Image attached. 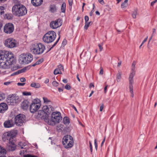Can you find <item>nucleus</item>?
Wrapping results in <instances>:
<instances>
[{
	"instance_id": "obj_1",
	"label": "nucleus",
	"mask_w": 157,
	"mask_h": 157,
	"mask_svg": "<svg viewBox=\"0 0 157 157\" xmlns=\"http://www.w3.org/2000/svg\"><path fill=\"white\" fill-rule=\"evenodd\" d=\"M54 110L53 108L50 105L44 106L42 110H40L36 115V118L43 119L47 122L48 117V115Z\"/></svg>"
},
{
	"instance_id": "obj_2",
	"label": "nucleus",
	"mask_w": 157,
	"mask_h": 157,
	"mask_svg": "<svg viewBox=\"0 0 157 157\" xmlns=\"http://www.w3.org/2000/svg\"><path fill=\"white\" fill-rule=\"evenodd\" d=\"M27 10L25 7L19 2L15 3L12 8V12L14 15L18 17L25 15Z\"/></svg>"
},
{
	"instance_id": "obj_3",
	"label": "nucleus",
	"mask_w": 157,
	"mask_h": 157,
	"mask_svg": "<svg viewBox=\"0 0 157 157\" xmlns=\"http://www.w3.org/2000/svg\"><path fill=\"white\" fill-rule=\"evenodd\" d=\"M136 63L137 62L135 60H133V61L131 66V72L129 75L128 78L129 81V86L130 92L131 94V96L132 98L134 97L133 86V84L134 82L133 78L135 74L136 65Z\"/></svg>"
},
{
	"instance_id": "obj_4",
	"label": "nucleus",
	"mask_w": 157,
	"mask_h": 157,
	"mask_svg": "<svg viewBox=\"0 0 157 157\" xmlns=\"http://www.w3.org/2000/svg\"><path fill=\"white\" fill-rule=\"evenodd\" d=\"M62 119V117L59 112H53L52 113L51 119H49L48 118L47 122L48 124L53 126L56 124L59 123Z\"/></svg>"
},
{
	"instance_id": "obj_5",
	"label": "nucleus",
	"mask_w": 157,
	"mask_h": 157,
	"mask_svg": "<svg viewBox=\"0 0 157 157\" xmlns=\"http://www.w3.org/2000/svg\"><path fill=\"white\" fill-rule=\"evenodd\" d=\"M2 56H0V60H5L10 65L13 64L14 62V58L13 54L8 51H3Z\"/></svg>"
},
{
	"instance_id": "obj_6",
	"label": "nucleus",
	"mask_w": 157,
	"mask_h": 157,
	"mask_svg": "<svg viewBox=\"0 0 157 157\" xmlns=\"http://www.w3.org/2000/svg\"><path fill=\"white\" fill-rule=\"evenodd\" d=\"M45 49V47L44 45L40 43L32 44L30 48L32 52L35 55L42 54Z\"/></svg>"
},
{
	"instance_id": "obj_7",
	"label": "nucleus",
	"mask_w": 157,
	"mask_h": 157,
	"mask_svg": "<svg viewBox=\"0 0 157 157\" xmlns=\"http://www.w3.org/2000/svg\"><path fill=\"white\" fill-rule=\"evenodd\" d=\"M56 37V33L53 31L48 32L43 36V40L44 42L47 44L52 42Z\"/></svg>"
},
{
	"instance_id": "obj_8",
	"label": "nucleus",
	"mask_w": 157,
	"mask_h": 157,
	"mask_svg": "<svg viewBox=\"0 0 157 157\" xmlns=\"http://www.w3.org/2000/svg\"><path fill=\"white\" fill-rule=\"evenodd\" d=\"M33 59V56L30 53L22 54L19 56V62L22 64H28L32 61Z\"/></svg>"
},
{
	"instance_id": "obj_9",
	"label": "nucleus",
	"mask_w": 157,
	"mask_h": 157,
	"mask_svg": "<svg viewBox=\"0 0 157 157\" xmlns=\"http://www.w3.org/2000/svg\"><path fill=\"white\" fill-rule=\"evenodd\" d=\"M62 143L65 148H69L71 147L73 144L72 137L69 135L64 136L63 138Z\"/></svg>"
},
{
	"instance_id": "obj_10",
	"label": "nucleus",
	"mask_w": 157,
	"mask_h": 157,
	"mask_svg": "<svg viewBox=\"0 0 157 157\" xmlns=\"http://www.w3.org/2000/svg\"><path fill=\"white\" fill-rule=\"evenodd\" d=\"M41 103L40 100L38 99H34L32 102L30 107V112L34 113L36 112L40 107Z\"/></svg>"
},
{
	"instance_id": "obj_11",
	"label": "nucleus",
	"mask_w": 157,
	"mask_h": 157,
	"mask_svg": "<svg viewBox=\"0 0 157 157\" xmlns=\"http://www.w3.org/2000/svg\"><path fill=\"white\" fill-rule=\"evenodd\" d=\"M7 102L9 105H14L19 102L20 98L18 96L14 94L10 95L8 96Z\"/></svg>"
},
{
	"instance_id": "obj_12",
	"label": "nucleus",
	"mask_w": 157,
	"mask_h": 157,
	"mask_svg": "<svg viewBox=\"0 0 157 157\" xmlns=\"http://www.w3.org/2000/svg\"><path fill=\"white\" fill-rule=\"evenodd\" d=\"M5 134L6 138L7 140H9L8 144H15V138L17 133L14 132H6Z\"/></svg>"
},
{
	"instance_id": "obj_13",
	"label": "nucleus",
	"mask_w": 157,
	"mask_h": 157,
	"mask_svg": "<svg viewBox=\"0 0 157 157\" xmlns=\"http://www.w3.org/2000/svg\"><path fill=\"white\" fill-rule=\"evenodd\" d=\"M4 44L5 46L7 47L13 48L16 47L17 42L13 38H9L5 41Z\"/></svg>"
},
{
	"instance_id": "obj_14",
	"label": "nucleus",
	"mask_w": 157,
	"mask_h": 157,
	"mask_svg": "<svg viewBox=\"0 0 157 157\" xmlns=\"http://www.w3.org/2000/svg\"><path fill=\"white\" fill-rule=\"evenodd\" d=\"M25 120V116L23 114L17 115L15 118V122L17 125L21 126Z\"/></svg>"
},
{
	"instance_id": "obj_15",
	"label": "nucleus",
	"mask_w": 157,
	"mask_h": 157,
	"mask_svg": "<svg viewBox=\"0 0 157 157\" xmlns=\"http://www.w3.org/2000/svg\"><path fill=\"white\" fill-rule=\"evenodd\" d=\"M14 30L13 25L11 23L6 24L4 27V32L7 34L12 33Z\"/></svg>"
},
{
	"instance_id": "obj_16",
	"label": "nucleus",
	"mask_w": 157,
	"mask_h": 157,
	"mask_svg": "<svg viewBox=\"0 0 157 157\" xmlns=\"http://www.w3.org/2000/svg\"><path fill=\"white\" fill-rule=\"evenodd\" d=\"M51 28L53 29H56L59 27L60 25L59 23V20L53 21L51 22L50 24Z\"/></svg>"
},
{
	"instance_id": "obj_17",
	"label": "nucleus",
	"mask_w": 157,
	"mask_h": 157,
	"mask_svg": "<svg viewBox=\"0 0 157 157\" xmlns=\"http://www.w3.org/2000/svg\"><path fill=\"white\" fill-rule=\"evenodd\" d=\"M29 105V101L27 100H25L21 103V108L24 110H26L28 108Z\"/></svg>"
},
{
	"instance_id": "obj_18",
	"label": "nucleus",
	"mask_w": 157,
	"mask_h": 157,
	"mask_svg": "<svg viewBox=\"0 0 157 157\" xmlns=\"http://www.w3.org/2000/svg\"><path fill=\"white\" fill-rule=\"evenodd\" d=\"M14 124L13 121L12 120H8L6 121L4 124V127L7 128L11 127L13 126Z\"/></svg>"
},
{
	"instance_id": "obj_19",
	"label": "nucleus",
	"mask_w": 157,
	"mask_h": 157,
	"mask_svg": "<svg viewBox=\"0 0 157 157\" xmlns=\"http://www.w3.org/2000/svg\"><path fill=\"white\" fill-rule=\"evenodd\" d=\"M8 109V106L5 103L0 104V113H3Z\"/></svg>"
},
{
	"instance_id": "obj_20",
	"label": "nucleus",
	"mask_w": 157,
	"mask_h": 157,
	"mask_svg": "<svg viewBox=\"0 0 157 157\" xmlns=\"http://www.w3.org/2000/svg\"><path fill=\"white\" fill-rule=\"evenodd\" d=\"M6 149L9 151H13L16 149V145L15 144H8L6 147Z\"/></svg>"
},
{
	"instance_id": "obj_21",
	"label": "nucleus",
	"mask_w": 157,
	"mask_h": 157,
	"mask_svg": "<svg viewBox=\"0 0 157 157\" xmlns=\"http://www.w3.org/2000/svg\"><path fill=\"white\" fill-rule=\"evenodd\" d=\"M43 2V0H31L32 3L35 6H40Z\"/></svg>"
},
{
	"instance_id": "obj_22",
	"label": "nucleus",
	"mask_w": 157,
	"mask_h": 157,
	"mask_svg": "<svg viewBox=\"0 0 157 157\" xmlns=\"http://www.w3.org/2000/svg\"><path fill=\"white\" fill-rule=\"evenodd\" d=\"M138 10L137 8H136L133 10L132 12V16L133 19H135L136 17V16L138 14Z\"/></svg>"
},
{
	"instance_id": "obj_23",
	"label": "nucleus",
	"mask_w": 157,
	"mask_h": 157,
	"mask_svg": "<svg viewBox=\"0 0 157 157\" xmlns=\"http://www.w3.org/2000/svg\"><path fill=\"white\" fill-rule=\"evenodd\" d=\"M128 6V0H125L122 3L121 5V8L122 9H125Z\"/></svg>"
},
{
	"instance_id": "obj_24",
	"label": "nucleus",
	"mask_w": 157,
	"mask_h": 157,
	"mask_svg": "<svg viewBox=\"0 0 157 157\" xmlns=\"http://www.w3.org/2000/svg\"><path fill=\"white\" fill-rule=\"evenodd\" d=\"M63 123L66 125H68L70 123L69 118L67 117H65L63 120Z\"/></svg>"
},
{
	"instance_id": "obj_25",
	"label": "nucleus",
	"mask_w": 157,
	"mask_h": 157,
	"mask_svg": "<svg viewBox=\"0 0 157 157\" xmlns=\"http://www.w3.org/2000/svg\"><path fill=\"white\" fill-rule=\"evenodd\" d=\"M30 86L35 88H37L40 87V85L39 83L33 82L31 84Z\"/></svg>"
},
{
	"instance_id": "obj_26",
	"label": "nucleus",
	"mask_w": 157,
	"mask_h": 157,
	"mask_svg": "<svg viewBox=\"0 0 157 157\" xmlns=\"http://www.w3.org/2000/svg\"><path fill=\"white\" fill-rule=\"evenodd\" d=\"M50 11L52 13L56 11V6L54 5H51L50 6Z\"/></svg>"
},
{
	"instance_id": "obj_27",
	"label": "nucleus",
	"mask_w": 157,
	"mask_h": 157,
	"mask_svg": "<svg viewBox=\"0 0 157 157\" xmlns=\"http://www.w3.org/2000/svg\"><path fill=\"white\" fill-rule=\"evenodd\" d=\"M8 65L5 62H2L0 63V67L4 69L6 68L7 67Z\"/></svg>"
},
{
	"instance_id": "obj_28",
	"label": "nucleus",
	"mask_w": 157,
	"mask_h": 157,
	"mask_svg": "<svg viewBox=\"0 0 157 157\" xmlns=\"http://www.w3.org/2000/svg\"><path fill=\"white\" fill-rule=\"evenodd\" d=\"M121 76V73L118 71L117 75V81L118 82H120Z\"/></svg>"
},
{
	"instance_id": "obj_29",
	"label": "nucleus",
	"mask_w": 157,
	"mask_h": 157,
	"mask_svg": "<svg viewBox=\"0 0 157 157\" xmlns=\"http://www.w3.org/2000/svg\"><path fill=\"white\" fill-rule=\"evenodd\" d=\"M43 99L44 102L46 104H52L51 101L45 97H43ZM51 106V105H50Z\"/></svg>"
},
{
	"instance_id": "obj_30",
	"label": "nucleus",
	"mask_w": 157,
	"mask_h": 157,
	"mask_svg": "<svg viewBox=\"0 0 157 157\" xmlns=\"http://www.w3.org/2000/svg\"><path fill=\"white\" fill-rule=\"evenodd\" d=\"M63 125L60 124L58 125L56 127V129L58 132H61L62 131V129L63 128Z\"/></svg>"
},
{
	"instance_id": "obj_31",
	"label": "nucleus",
	"mask_w": 157,
	"mask_h": 157,
	"mask_svg": "<svg viewBox=\"0 0 157 157\" xmlns=\"http://www.w3.org/2000/svg\"><path fill=\"white\" fill-rule=\"evenodd\" d=\"M18 144L19 147L21 149L24 148V147L26 146V144L25 143H23L21 142H19Z\"/></svg>"
},
{
	"instance_id": "obj_32",
	"label": "nucleus",
	"mask_w": 157,
	"mask_h": 157,
	"mask_svg": "<svg viewBox=\"0 0 157 157\" xmlns=\"http://www.w3.org/2000/svg\"><path fill=\"white\" fill-rule=\"evenodd\" d=\"M54 74L55 75H56L59 74H62V73L61 71L59 70V69L57 68L54 70Z\"/></svg>"
},
{
	"instance_id": "obj_33",
	"label": "nucleus",
	"mask_w": 157,
	"mask_h": 157,
	"mask_svg": "<svg viewBox=\"0 0 157 157\" xmlns=\"http://www.w3.org/2000/svg\"><path fill=\"white\" fill-rule=\"evenodd\" d=\"M92 22L90 21L89 22H85V25L84 27L85 29L87 30L88 29V27L89 26L90 24H92Z\"/></svg>"
},
{
	"instance_id": "obj_34",
	"label": "nucleus",
	"mask_w": 157,
	"mask_h": 157,
	"mask_svg": "<svg viewBox=\"0 0 157 157\" xmlns=\"http://www.w3.org/2000/svg\"><path fill=\"white\" fill-rule=\"evenodd\" d=\"M6 151L5 150V149L1 147V146H0V154H6Z\"/></svg>"
},
{
	"instance_id": "obj_35",
	"label": "nucleus",
	"mask_w": 157,
	"mask_h": 157,
	"mask_svg": "<svg viewBox=\"0 0 157 157\" xmlns=\"http://www.w3.org/2000/svg\"><path fill=\"white\" fill-rule=\"evenodd\" d=\"M66 4L65 3H63L62 5L61 10L62 12H65V11Z\"/></svg>"
},
{
	"instance_id": "obj_36",
	"label": "nucleus",
	"mask_w": 157,
	"mask_h": 157,
	"mask_svg": "<svg viewBox=\"0 0 157 157\" xmlns=\"http://www.w3.org/2000/svg\"><path fill=\"white\" fill-rule=\"evenodd\" d=\"M27 70V68L25 67L18 71V73L19 74L25 72Z\"/></svg>"
},
{
	"instance_id": "obj_37",
	"label": "nucleus",
	"mask_w": 157,
	"mask_h": 157,
	"mask_svg": "<svg viewBox=\"0 0 157 157\" xmlns=\"http://www.w3.org/2000/svg\"><path fill=\"white\" fill-rule=\"evenodd\" d=\"M4 13V7L2 6H0V16L3 14Z\"/></svg>"
},
{
	"instance_id": "obj_38",
	"label": "nucleus",
	"mask_w": 157,
	"mask_h": 157,
	"mask_svg": "<svg viewBox=\"0 0 157 157\" xmlns=\"http://www.w3.org/2000/svg\"><path fill=\"white\" fill-rule=\"evenodd\" d=\"M57 68L59 69V70L61 71V70L64 71V68L63 66L61 64L58 65L57 67Z\"/></svg>"
},
{
	"instance_id": "obj_39",
	"label": "nucleus",
	"mask_w": 157,
	"mask_h": 157,
	"mask_svg": "<svg viewBox=\"0 0 157 157\" xmlns=\"http://www.w3.org/2000/svg\"><path fill=\"white\" fill-rule=\"evenodd\" d=\"M59 38H58L56 42L53 44V45H52V47L50 48V50L54 46H55L56 44L58 42L60 38V35H59Z\"/></svg>"
},
{
	"instance_id": "obj_40",
	"label": "nucleus",
	"mask_w": 157,
	"mask_h": 157,
	"mask_svg": "<svg viewBox=\"0 0 157 157\" xmlns=\"http://www.w3.org/2000/svg\"><path fill=\"white\" fill-rule=\"evenodd\" d=\"M6 18L8 19H11L12 18L13 16L11 14H7L6 15Z\"/></svg>"
},
{
	"instance_id": "obj_41",
	"label": "nucleus",
	"mask_w": 157,
	"mask_h": 157,
	"mask_svg": "<svg viewBox=\"0 0 157 157\" xmlns=\"http://www.w3.org/2000/svg\"><path fill=\"white\" fill-rule=\"evenodd\" d=\"M23 94L25 96L31 95V93L30 92H23Z\"/></svg>"
},
{
	"instance_id": "obj_42",
	"label": "nucleus",
	"mask_w": 157,
	"mask_h": 157,
	"mask_svg": "<svg viewBox=\"0 0 157 157\" xmlns=\"http://www.w3.org/2000/svg\"><path fill=\"white\" fill-rule=\"evenodd\" d=\"M43 61V59H41L38 61H37L36 63V64L37 65H39L40 63H41Z\"/></svg>"
},
{
	"instance_id": "obj_43",
	"label": "nucleus",
	"mask_w": 157,
	"mask_h": 157,
	"mask_svg": "<svg viewBox=\"0 0 157 157\" xmlns=\"http://www.w3.org/2000/svg\"><path fill=\"white\" fill-rule=\"evenodd\" d=\"M5 98V96L4 94H0V101L2 100Z\"/></svg>"
},
{
	"instance_id": "obj_44",
	"label": "nucleus",
	"mask_w": 157,
	"mask_h": 157,
	"mask_svg": "<svg viewBox=\"0 0 157 157\" xmlns=\"http://www.w3.org/2000/svg\"><path fill=\"white\" fill-rule=\"evenodd\" d=\"M53 85L55 86H57L58 85V83L56 81H54L52 83Z\"/></svg>"
},
{
	"instance_id": "obj_45",
	"label": "nucleus",
	"mask_w": 157,
	"mask_h": 157,
	"mask_svg": "<svg viewBox=\"0 0 157 157\" xmlns=\"http://www.w3.org/2000/svg\"><path fill=\"white\" fill-rule=\"evenodd\" d=\"M103 44V43H102L101 44H98V46L99 48L100 51H101L102 50L103 48H102V46Z\"/></svg>"
},
{
	"instance_id": "obj_46",
	"label": "nucleus",
	"mask_w": 157,
	"mask_h": 157,
	"mask_svg": "<svg viewBox=\"0 0 157 157\" xmlns=\"http://www.w3.org/2000/svg\"><path fill=\"white\" fill-rule=\"evenodd\" d=\"M94 145L96 149V150H97L98 147V144L96 139H95L94 140Z\"/></svg>"
},
{
	"instance_id": "obj_47",
	"label": "nucleus",
	"mask_w": 157,
	"mask_h": 157,
	"mask_svg": "<svg viewBox=\"0 0 157 157\" xmlns=\"http://www.w3.org/2000/svg\"><path fill=\"white\" fill-rule=\"evenodd\" d=\"M25 157H37V156L35 155H33L29 154L25 155Z\"/></svg>"
},
{
	"instance_id": "obj_48",
	"label": "nucleus",
	"mask_w": 157,
	"mask_h": 157,
	"mask_svg": "<svg viewBox=\"0 0 157 157\" xmlns=\"http://www.w3.org/2000/svg\"><path fill=\"white\" fill-rule=\"evenodd\" d=\"M65 88L67 90H69L71 89L70 86L68 84H67L65 87Z\"/></svg>"
},
{
	"instance_id": "obj_49",
	"label": "nucleus",
	"mask_w": 157,
	"mask_h": 157,
	"mask_svg": "<svg viewBox=\"0 0 157 157\" xmlns=\"http://www.w3.org/2000/svg\"><path fill=\"white\" fill-rule=\"evenodd\" d=\"M89 144H90V148L91 152L92 153V145L91 143V142L90 141H89Z\"/></svg>"
},
{
	"instance_id": "obj_50",
	"label": "nucleus",
	"mask_w": 157,
	"mask_h": 157,
	"mask_svg": "<svg viewBox=\"0 0 157 157\" xmlns=\"http://www.w3.org/2000/svg\"><path fill=\"white\" fill-rule=\"evenodd\" d=\"M85 22H88V21L89 20V18L87 16H86L85 17Z\"/></svg>"
},
{
	"instance_id": "obj_51",
	"label": "nucleus",
	"mask_w": 157,
	"mask_h": 157,
	"mask_svg": "<svg viewBox=\"0 0 157 157\" xmlns=\"http://www.w3.org/2000/svg\"><path fill=\"white\" fill-rule=\"evenodd\" d=\"M68 3L69 5L71 6H72L73 3V0H68Z\"/></svg>"
},
{
	"instance_id": "obj_52",
	"label": "nucleus",
	"mask_w": 157,
	"mask_h": 157,
	"mask_svg": "<svg viewBox=\"0 0 157 157\" xmlns=\"http://www.w3.org/2000/svg\"><path fill=\"white\" fill-rule=\"evenodd\" d=\"M103 108H104V105L103 104H102L101 105V106H100V111H102Z\"/></svg>"
},
{
	"instance_id": "obj_53",
	"label": "nucleus",
	"mask_w": 157,
	"mask_h": 157,
	"mask_svg": "<svg viewBox=\"0 0 157 157\" xmlns=\"http://www.w3.org/2000/svg\"><path fill=\"white\" fill-rule=\"evenodd\" d=\"M67 41L66 39H64L62 42V44L63 45H65L67 44Z\"/></svg>"
},
{
	"instance_id": "obj_54",
	"label": "nucleus",
	"mask_w": 157,
	"mask_h": 157,
	"mask_svg": "<svg viewBox=\"0 0 157 157\" xmlns=\"http://www.w3.org/2000/svg\"><path fill=\"white\" fill-rule=\"evenodd\" d=\"M148 39V36H147V37L144 40L142 43V45H143L144 44L145 42Z\"/></svg>"
},
{
	"instance_id": "obj_55",
	"label": "nucleus",
	"mask_w": 157,
	"mask_h": 157,
	"mask_svg": "<svg viewBox=\"0 0 157 157\" xmlns=\"http://www.w3.org/2000/svg\"><path fill=\"white\" fill-rule=\"evenodd\" d=\"M25 84V83H21L18 82L17 83V85L18 86H23Z\"/></svg>"
},
{
	"instance_id": "obj_56",
	"label": "nucleus",
	"mask_w": 157,
	"mask_h": 157,
	"mask_svg": "<svg viewBox=\"0 0 157 157\" xmlns=\"http://www.w3.org/2000/svg\"><path fill=\"white\" fill-rule=\"evenodd\" d=\"M20 81L22 82H25L26 81V79L24 78H20Z\"/></svg>"
},
{
	"instance_id": "obj_57",
	"label": "nucleus",
	"mask_w": 157,
	"mask_h": 157,
	"mask_svg": "<svg viewBox=\"0 0 157 157\" xmlns=\"http://www.w3.org/2000/svg\"><path fill=\"white\" fill-rule=\"evenodd\" d=\"M157 2V0H155V1L152 2L151 3V6H153L154 4Z\"/></svg>"
},
{
	"instance_id": "obj_58",
	"label": "nucleus",
	"mask_w": 157,
	"mask_h": 157,
	"mask_svg": "<svg viewBox=\"0 0 157 157\" xmlns=\"http://www.w3.org/2000/svg\"><path fill=\"white\" fill-rule=\"evenodd\" d=\"M98 1L102 5H104L105 3L103 0H98Z\"/></svg>"
},
{
	"instance_id": "obj_59",
	"label": "nucleus",
	"mask_w": 157,
	"mask_h": 157,
	"mask_svg": "<svg viewBox=\"0 0 157 157\" xmlns=\"http://www.w3.org/2000/svg\"><path fill=\"white\" fill-rule=\"evenodd\" d=\"M103 73V69L102 68H101L99 74L100 75H102Z\"/></svg>"
},
{
	"instance_id": "obj_60",
	"label": "nucleus",
	"mask_w": 157,
	"mask_h": 157,
	"mask_svg": "<svg viewBox=\"0 0 157 157\" xmlns=\"http://www.w3.org/2000/svg\"><path fill=\"white\" fill-rule=\"evenodd\" d=\"M108 87V85H106L104 88V93H106L107 92V89Z\"/></svg>"
},
{
	"instance_id": "obj_61",
	"label": "nucleus",
	"mask_w": 157,
	"mask_h": 157,
	"mask_svg": "<svg viewBox=\"0 0 157 157\" xmlns=\"http://www.w3.org/2000/svg\"><path fill=\"white\" fill-rule=\"evenodd\" d=\"M71 107L74 109L75 110V111L78 113V111H77V110L76 108V107L74 105H71Z\"/></svg>"
},
{
	"instance_id": "obj_62",
	"label": "nucleus",
	"mask_w": 157,
	"mask_h": 157,
	"mask_svg": "<svg viewBox=\"0 0 157 157\" xmlns=\"http://www.w3.org/2000/svg\"><path fill=\"white\" fill-rule=\"evenodd\" d=\"M19 74V73H18V71L12 74L11 75L13 76V75L18 74Z\"/></svg>"
},
{
	"instance_id": "obj_63",
	"label": "nucleus",
	"mask_w": 157,
	"mask_h": 157,
	"mask_svg": "<svg viewBox=\"0 0 157 157\" xmlns=\"http://www.w3.org/2000/svg\"><path fill=\"white\" fill-rule=\"evenodd\" d=\"M105 136L104 137V138L102 142V143L101 144V146H102L103 145V144L105 141Z\"/></svg>"
},
{
	"instance_id": "obj_64",
	"label": "nucleus",
	"mask_w": 157,
	"mask_h": 157,
	"mask_svg": "<svg viewBox=\"0 0 157 157\" xmlns=\"http://www.w3.org/2000/svg\"><path fill=\"white\" fill-rule=\"evenodd\" d=\"M10 82H5L4 83V85H8L10 84Z\"/></svg>"
}]
</instances>
